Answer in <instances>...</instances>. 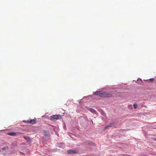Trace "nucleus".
<instances>
[{
  "label": "nucleus",
  "mask_w": 156,
  "mask_h": 156,
  "mask_svg": "<svg viewBox=\"0 0 156 156\" xmlns=\"http://www.w3.org/2000/svg\"><path fill=\"white\" fill-rule=\"evenodd\" d=\"M94 94L98 95L101 97L109 98L111 97L112 94H110L108 92H102L100 91H97L94 93Z\"/></svg>",
  "instance_id": "f257e3e1"
},
{
  "label": "nucleus",
  "mask_w": 156,
  "mask_h": 156,
  "mask_svg": "<svg viewBox=\"0 0 156 156\" xmlns=\"http://www.w3.org/2000/svg\"><path fill=\"white\" fill-rule=\"evenodd\" d=\"M36 119H33L30 120L24 121H23L26 123L34 124L36 122Z\"/></svg>",
  "instance_id": "f03ea898"
},
{
  "label": "nucleus",
  "mask_w": 156,
  "mask_h": 156,
  "mask_svg": "<svg viewBox=\"0 0 156 156\" xmlns=\"http://www.w3.org/2000/svg\"><path fill=\"white\" fill-rule=\"evenodd\" d=\"M51 117L52 119H58L61 118V116L60 115H54L51 116Z\"/></svg>",
  "instance_id": "7ed1b4c3"
},
{
  "label": "nucleus",
  "mask_w": 156,
  "mask_h": 156,
  "mask_svg": "<svg viewBox=\"0 0 156 156\" xmlns=\"http://www.w3.org/2000/svg\"><path fill=\"white\" fill-rule=\"evenodd\" d=\"M114 123L113 122H112L109 125H108L105 127L104 129V130H105L107 129H108L109 127H112V126H114Z\"/></svg>",
  "instance_id": "20e7f679"
},
{
  "label": "nucleus",
  "mask_w": 156,
  "mask_h": 156,
  "mask_svg": "<svg viewBox=\"0 0 156 156\" xmlns=\"http://www.w3.org/2000/svg\"><path fill=\"white\" fill-rule=\"evenodd\" d=\"M76 151L75 150H69L67 151V152L69 154H75L76 153Z\"/></svg>",
  "instance_id": "39448f33"
},
{
  "label": "nucleus",
  "mask_w": 156,
  "mask_h": 156,
  "mask_svg": "<svg viewBox=\"0 0 156 156\" xmlns=\"http://www.w3.org/2000/svg\"><path fill=\"white\" fill-rule=\"evenodd\" d=\"M43 133L44 135L46 136H48L49 135V132L47 130H44Z\"/></svg>",
  "instance_id": "423d86ee"
},
{
  "label": "nucleus",
  "mask_w": 156,
  "mask_h": 156,
  "mask_svg": "<svg viewBox=\"0 0 156 156\" xmlns=\"http://www.w3.org/2000/svg\"><path fill=\"white\" fill-rule=\"evenodd\" d=\"M7 134L11 136H16V133L13 132H10L8 133Z\"/></svg>",
  "instance_id": "0eeeda50"
},
{
  "label": "nucleus",
  "mask_w": 156,
  "mask_h": 156,
  "mask_svg": "<svg viewBox=\"0 0 156 156\" xmlns=\"http://www.w3.org/2000/svg\"><path fill=\"white\" fill-rule=\"evenodd\" d=\"M89 110L92 113H94L95 114H97V112L96 111L93 109L90 108L89 109Z\"/></svg>",
  "instance_id": "6e6552de"
},
{
  "label": "nucleus",
  "mask_w": 156,
  "mask_h": 156,
  "mask_svg": "<svg viewBox=\"0 0 156 156\" xmlns=\"http://www.w3.org/2000/svg\"><path fill=\"white\" fill-rule=\"evenodd\" d=\"M133 107L134 108H136L137 107V105L136 104H134L133 105Z\"/></svg>",
  "instance_id": "1a4fd4ad"
},
{
  "label": "nucleus",
  "mask_w": 156,
  "mask_h": 156,
  "mask_svg": "<svg viewBox=\"0 0 156 156\" xmlns=\"http://www.w3.org/2000/svg\"><path fill=\"white\" fill-rule=\"evenodd\" d=\"M149 81H154V78H151V79H150L149 80Z\"/></svg>",
  "instance_id": "9d476101"
},
{
  "label": "nucleus",
  "mask_w": 156,
  "mask_h": 156,
  "mask_svg": "<svg viewBox=\"0 0 156 156\" xmlns=\"http://www.w3.org/2000/svg\"><path fill=\"white\" fill-rule=\"evenodd\" d=\"M5 149H6V148H5V147H3V148H2V150H5Z\"/></svg>",
  "instance_id": "9b49d317"
},
{
  "label": "nucleus",
  "mask_w": 156,
  "mask_h": 156,
  "mask_svg": "<svg viewBox=\"0 0 156 156\" xmlns=\"http://www.w3.org/2000/svg\"><path fill=\"white\" fill-rule=\"evenodd\" d=\"M23 137L24 139H27V138H26V137L25 136H23Z\"/></svg>",
  "instance_id": "f8f14e48"
},
{
  "label": "nucleus",
  "mask_w": 156,
  "mask_h": 156,
  "mask_svg": "<svg viewBox=\"0 0 156 156\" xmlns=\"http://www.w3.org/2000/svg\"><path fill=\"white\" fill-rule=\"evenodd\" d=\"M155 140L156 141V138L155 139Z\"/></svg>",
  "instance_id": "ddd939ff"
}]
</instances>
